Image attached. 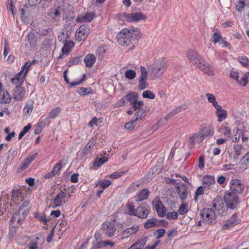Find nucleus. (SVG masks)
Here are the masks:
<instances>
[{"label":"nucleus","instance_id":"obj_1","mask_svg":"<svg viewBox=\"0 0 249 249\" xmlns=\"http://www.w3.org/2000/svg\"><path fill=\"white\" fill-rule=\"evenodd\" d=\"M142 34L138 28L131 27L125 28L117 35L118 43L122 46H128L142 37Z\"/></svg>","mask_w":249,"mask_h":249},{"label":"nucleus","instance_id":"obj_2","mask_svg":"<svg viewBox=\"0 0 249 249\" xmlns=\"http://www.w3.org/2000/svg\"><path fill=\"white\" fill-rule=\"evenodd\" d=\"M223 208H224V205L222 201L214 199L213 201L212 207L204 208L201 212V216L207 223L209 224L213 223L216 220V213L221 214L224 211L222 212L220 211Z\"/></svg>","mask_w":249,"mask_h":249},{"label":"nucleus","instance_id":"obj_3","mask_svg":"<svg viewBox=\"0 0 249 249\" xmlns=\"http://www.w3.org/2000/svg\"><path fill=\"white\" fill-rule=\"evenodd\" d=\"M168 67L167 60L164 58L156 60L149 68V74L152 79L160 77L166 71Z\"/></svg>","mask_w":249,"mask_h":249},{"label":"nucleus","instance_id":"obj_4","mask_svg":"<svg viewBox=\"0 0 249 249\" xmlns=\"http://www.w3.org/2000/svg\"><path fill=\"white\" fill-rule=\"evenodd\" d=\"M36 61L34 60L32 62L29 61L26 62L24 65L21 67V71L17 73L15 77L11 79V82L12 84L21 86L23 84L25 78L32 65L34 64Z\"/></svg>","mask_w":249,"mask_h":249},{"label":"nucleus","instance_id":"obj_5","mask_svg":"<svg viewBox=\"0 0 249 249\" xmlns=\"http://www.w3.org/2000/svg\"><path fill=\"white\" fill-rule=\"evenodd\" d=\"M121 18L124 21L128 22H135L146 19V16L141 12L131 13H124L122 14Z\"/></svg>","mask_w":249,"mask_h":249},{"label":"nucleus","instance_id":"obj_6","mask_svg":"<svg viewBox=\"0 0 249 249\" xmlns=\"http://www.w3.org/2000/svg\"><path fill=\"white\" fill-rule=\"evenodd\" d=\"M224 201L227 208L234 209L239 202V198L234 194L229 192L226 193L224 196Z\"/></svg>","mask_w":249,"mask_h":249},{"label":"nucleus","instance_id":"obj_7","mask_svg":"<svg viewBox=\"0 0 249 249\" xmlns=\"http://www.w3.org/2000/svg\"><path fill=\"white\" fill-rule=\"evenodd\" d=\"M187 57L190 61L196 68L200 64L201 59L199 53L193 49H189L186 51Z\"/></svg>","mask_w":249,"mask_h":249},{"label":"nucleus","instance_id":"obj_8","mask_svg":"<svg viewBox=\"0 0 249 249\" xmlns=\"http://www.w3.org/2000/svg\"><path fill=\"white\" fill-rule=\"evenodd\" d=\"M29 203L28 202H23L18 212L15 213L18 216L17 218L18 223L21 224L25 219L26 216L29 213Z\"/></svg>","mask_w":249,"mask_h":249},{"label":"nucleus","instance_id":"obj_9","mask_svg":"<svg viewBox=\"0 0 249 249\" xmlns=\"http://www.w3.org/2000/svg\"><path fill=\"white\" fill-rule=\"evenodd\" d=\"M244 189V185L241 180L237 179H233L231 181V192L230 193L234 194L237 196V194H241Z\"/></svg>","mask_w":249,"mask_h":249},{"label":"nucleus","instance_id":"obj_10","mask_svg":"<svg viewBox=\"0 0 249 249\" xmlns=\"http://www.w3.org/2000/svg\"><path fill=\"white\" fill-rule=\"evenodd\" d=\"M150 213V208L147 204L142 203L136 208V216L142 219H145L147 217Z\"/></svg>","mask_w":249,"mask_h":249},{"label":"nucleus","instance_id":"obj_11","mask_svg":"<svg viewBox=\"0 0 249 249\" xmlns=\"http://www.w3.org/2000/svg\"><path fill=\"white\" fill-rule=\"evenodd\" d=\"M214 133L213 129L210 126H204L201 128L199 132L196 133L197 141L201 142L207 137L212 136Z\"/></svg>","mask_w":249,"mask_h":249},{"label":"nucleus","instance_id":"obj_12","mask_svg":"<svg viewBox=\"0 0 249 249\" xmlns=\"http://www.w3.org/2000/svg\"><path fill=\"white\" fill-rule=\"evenodd\" d=\"M89 30V27L88 25H81L76 32V39L79 41L84 40L88 36Z\"/></svg>","mask_w":249,"mask_h":249},{"label":"nucleus","instance_id":"obj_13","mask_svg":"<svg viewBox=\"0 0 249 249\" xmlns=\"http://www.w3.org/2000/svg\"><path fill=\"white\" fill-rule=\"evenodd\" d=\"M197 68L209 76H213L214 75L213 67L209 63L204 60H201L200 64H199Z\"/></svg>","mask_w":249,"mask_h":249},{"label":"nucleus","instance_id":"obj_14","mask_svg":"<svg viewBox=\"0 0 249 249\" xmlns=\"http://www.w3.org/2000/svg\"><path fill=\"white\" fill-rule=\"evenodd\" d=\"M240 220L237 213L233 214L222 226L223 230H229L239 224Z\"/></svg>","mask_w":249,"mask_h":249},{"label":"nucleus","instance_id":"obj_15","mask_svg":"<svg viewBox=\"0 0 249 249\" xmlns=\"http://www.w3.org/2000/svg\"><path fill=\"white\" fill-rule=\"evenodd\" d=\"M66 194L60 191L53 198V209L60 207L65 204L67 201L66 200Z\"/></svg>","mask_w":249,"mask_h":249},{"label":"nucleus","instance_id":"obj_16","mask_svg":"<svg viewBox=\"0 0 249 249\" xmlns=\"http://www.w3.org/2000/svg\"><path fill=\"white\" fill-rule=\"evenodd\" d=\"M26 97L25 89L22 86H16L13 93V98L17 101L22 100Z\"/></svg>","mask_w":249,"mask_h":249},{"label":"nucleus","instance_id":"obj_17","mask_svg":"<svg viewBox=\"0 0 249 249\" xmlns=\"http://www.w3.org/2000/svg\"><path fill=\"white\" fill-rule=\"evenodd\" d=\"M153 204L159 215L161 217H164L165 215L166 208L160 199L156 198Z\"/></svg>","mask_w":249,"mask_h":249},{"label":"nucleus","instance_id":"obj_18","mask_svg":"<svg viewBox=\"0 0 249 249\" xmlns=\"http://www.w3.org/2000/svg\"><path fill=\"white\" fill-rule=\"evenodd\" d=\"M103 230L107 236L110 237L114 234L116 227L114 223L106 222L103 224Z\"/></svg>","mask_w":249,"mask_h":249},{"label":"nucleus","instance_id":"obj_19","mask_svg":"<svg viewBox=\"0 0 249 249\" xmlns=\"http://www.w3.org/2000/svg\"><path fill=\"white\" fill-rule=\"evenodd\" d=\"M177 192L179 197L182 201L187 199L188 192L187 187L183 183H179L177 184Z\"/></svg>","mask_w":249,"mask_h":249},{"label":"nucleus","instance_id":"obj_20","mask_svg":"<svg viewBox=\"0 0 249 249\" xmlns=\"http://www.w3.org/2000/svg\"><path fill=\"white\" fill-rule=\"evenodd\" d=\"M150 191L148 189L145 188L139 191L136 195L134 196L136 202H141L148 198L150 194Z\"/></svg>","mask_w":249,"mask_h":249},{"label":"nucleus","instance_id":"obj_21","mask_svg":"<svg viewBox=\"0 0 249 249\" xmlns=\"http://www.w3.org/2000/svg\"><path fill=\"white\" fill-rule=\"evenodd\" d=\"M37 156L38 153L37 152H36L34 154L26 158L21 164L19 167L20 169L24 170L25 169L27 168L31 164V163L37 157Z\"/></svg>","mask_w":249,"mask_h":249},{"label":"nucleus","instance_id":"obj_22","mask_svg":"<svg viewBox=\"0 0 249 249\" xmlns=\"http://www.w3.org/2000/svg\"><path fill=\"white\" fill-rule=\"evenodd\" d=\"M215 114L218 118V122H222L225 120L227 117V111L223 109L222 107L219 105L216 108Z\"/></svg>","mask_w":249,"mask_h":249},{"label":"nucleus","instance_id":"obj_23","mask_svg":"<svg viewBox=\"0 0 249 249\" xmlns=\"http://www.w3.org/2000/svg\"><path fill=\"white\" fill-rule=\"evenodd\" d=\"M215 179L213 176H205L203 178V185L204 187L210 189L211 186L215 183Z\"/></svg>","mask_w":249,"mask_h":249},{"label":"nucleus","instance_id":"obj_24","mask_svg":"<svg viewBox=\"0 0 249 249\" xmlns=\"http://www.w3.org/2000/svg\"><path fill=\"white\" fill-rule=\"evenodd\" d=\"M34 108V101L29 100L27 102L23 109V114L24 116L27 117L30 116Z\"/></svg>","mask_w":249,"mask_h":249},{"label":"nucleus","instance_id":"obj_25","mask_svg":"<svg viewBox=\"0 0 249 249\" xmlns=\"http://www.w3.org/2000/svg\"><path fill=\"white\" fill-rule=\"evenodd\" d=\"M11 100V98L6 90L3 89L0 91V103L1 104L9 103Z\"/></svg>","mask_w":249,"mask_h":249},{"label":"nucleus","instance_id":"obj_26","mask_svg":"<svg viewBox=\"0 0 249 249\" xmlns=\"http://www.w3.org/2000/svg\"><path fill=\"white\" fill-rule=\"evenodd\" d=\"M96 143V141L95 139H91L90 141L85 145L84 148L82 149L81 153L83 154V156L87 155L90 149L92 148Z\"/></svg>","mask_w":249,"mask_h":249},{"label":"nucleus","instance_id":"obj_27","mask_svg":"<svg viewBox=\"0 0 249 249\" xmlns=\"http://www.w3.org/2000/svg\"><path fill=\"white\" fill-rule=\"evenodd\" d=\"M126 213L131 215L135 216L136 213V209L135 208V205L133 202L128 200L126 204Z\"/></svg>","mask_w":249,"mask_h":249},{"label":"nucleus","instance_id":"obj_28","mask_svg":"<svg viewBox=\"0 0 249 249\" xmlns=\"http://www.w3.org/2000/svg\"><path fill=\"white\" fill-rule=\"evenodd\" d=\"M95 61L96 57L95 55L92 54H87L84 59L86 66L89 68L91 67L94 64Z\"/></svg>","mask_w":249,"mask_h":249},{"label":"nucleus","instance_id":"obj_29","mask_svg":"<svg viewBox=\"0 0 249 249\" xmlns=\"http://www.w3.org/2000/svg\"><path fill=\"white\" fill-rule=\"evenodd\" d=\"M139 229V226L137 224H134L131 227L125 229L123 232V235L127 237L129 236L131 234L136 233Z\"/></svg>","mask_w":249,"mask_h":249},{"label":"nucleus","instance_id":"obj_30","mask_svg":"<svg viewBox=\"0 0 249 249\" xmlns=\"http://www.w3.org/2000/svg\"><path fill=\"white\" fill-rule=\"evenodd\" d=\"M74 44L72 41H69L66 42L62 49V53L64 54H68L71 51Z\"/></svg>","mask_w":249,"mask_h":249},{"label":"nucleus","instance_id":"obj_31","mask_svg":"<svg viewBox=\"0 0 249 249\" xmlns=\"http://www.w3.org/2000/svg\"><path fill=\"white\" fill-rule=\"evenodd\" d=\"M61 11L59 7L53 9L49 14L54 21L57 22L60 19Z\"/></svg>","mask_w":249,"mask_h":249},{"label":"nucleus","instance_id":"obj_32","mask_svg":"<svg viewBox=\"0 0 249 249\" xmlns=\"http://www.w3.org/2000/svg\"><path fill=\"white\" fill-rule=\"evenodd\" d=\"M95 15L92 13H86L85 15L79 17L77 20L80 22H87L91 21L94 18Z\"/></svg>","mask_w":249,"mask_h":249},{"label":"nucleus","instance_id":"obj_33","mask_svg":"<svg viewBox=\"0 0 249 249\" xmlns=\"http://www.w3.org/2000/svg\"><path fill=\"white\" fill-rule=\"evenodd\" d=\"M23 200L21 196V193L19 191H13L12 192V201L15 204H19V201H22Z\"/></svg>","mask_w":249,"mask_h":249},{"label":"nucleus","instance_id":"obj_34","mask_svg":"<svg viewBox=\"0 0 249 249\" xmlns=\"http://www.w3.org/2000/svg\"><path fill=\"white\" fill-rule=\"evenodd\" d=\"M62 111V108L60 107H56L53 108L49 112L47 118L49 119L55 118Z\"/></svg>","mask_w":249,"mask_h":249},{"label":"nucleus","instance_id":"obj_35","mask_svg":"<svg viewBox=\"0 0 249 249\" xmlns=\"http://www.w3.org/2000/svg\"><path fill=\"white\" fill-rule=\"evenodd\" d=\"M126 100L129 102L131 105L134 102L136 101L138 98V94L134 92H131L124 96Z\"/></svg>","mask_w":249,"mask_h":249},{"label":"nucleus","instance_id":"obj_36","mask_svg":"<svg viewBox=\"0 0 249 249\" xmlns=\"http://www.w3.org/2000/svg\"><path fill=\"white\" fill-rule=\"evenodd\" d=\"M34 216L38 221L45 225L49 221V219L46 218V214L44 213H36L34 214Z\"/></svg>","mask_w":249,"mask_h":249},{"label":"nucleus","instance_id":"obj_37","mask_svg":"<svg viewBox=\"0 0 249 249\" xmlns=\"http://www.w3.org/2000/svg\"><path fill=\"white\" fill-rule=\"evenodd\" d=\"M206 96L207 98L208 102L211 103L213 107L215 108L219 106L216 101L215 96L212 93H207Z\"/></svg>","mask_w":249,"mask_h":249},{"label":"nucleus","instance_id":"obj_38","mask_svg":"<svg viewBox=\"0 0 249 249\" xmlns=\"http://www.w3.org/2000/svg\"><path fill=\"white\" fill-rule=\"evenodd\" d=\"M220 131L221 135L226 139L229 138L231 136V130L229 126H222V127L220 129Z\"/></svg>","mask_w":249,"mask_h":249},{"label":"nucleus","instance_id":"obj_39","mask_svg":"<svg viewBox=\"0 0 249 249\" xmlns=\"http://www.w3.org/2000/svg\"><path fill=\"white\" fill-rule=\"evenodd\" d=\"M63 75H64V79H65V81L67 83L70 84L71 85V87H74V86H75L79 85V84H80L84 81V80L85 79V78L86 77V74H83V78H82V79L78 80V81H77L76 82H74L70 83L69 82L67 76V71H64Z\"/></svg>","mask_w":249,"mask_h":249},{"label":"nucleus","instance_id":"obj_40","mask_svg":"<svg viewBox=\"0 0 249 249\" xmlns=\"http://www.w3.org/2000/svg\"><path fill=\"white\" fill-rule=\"evenodd\" d=\"M189 211V205L187 203L182 202L179 207L178 213L180 215H183L187 213Z\"/></svg>","mask_w":249,"mask_h":249},{"label":"nucleus","instance_id":"obj_41","mask_svg":"<svg viewBox=\"0 0 249 249\" xmlns=\"http://www.w3.org/2000/svg\"><path fill=\"white\" fill-rule=\"evenodd\" d=\"M146 112L145 110L142 109H138L135 113L134 116L135 119H134L136 122L140 121L143 117H145Z\"/></svg>","mask_w":249,"mask_h":249},{"label":"nucleus","instance_id":"obj_42","mask_svg":"<svg viewBox=\"0 0 249 249\" xmlns=\"http://www.w3.org/2000/svg\"><path fill=\"white\" fill-rule=\"evenodd\" d=\"M174 116V115L172 114L171 112H170L168 114H167L164 118H162L157 123V125L159 126H160L161 125H164L167 123V121L172 117Z\"/></svg>","mask_w":249,"mask_h":249},{"label":"nucleus","instance_id":"obj_43","mask_svg":"<svg viewBox=\"0 0 249 249\" xmlns=\"http://www.w3.org/2000/svg\"><path fill=\"white\" fill-rule=\"evenodd\" d=\"M76 92L80 95L84 96L91 93V89L90 88L82 87L77 90Z\"/></svg>","mask_w":249,"mask_h":249},{"label":"nucleus","instance_id":"obj_44","mask_svg":"<svg viewBox=\"0 0 249 249\" xmlns=\"http://www.w3.org/2000/svg\"><path fill=\"white\" fill-rule=\"evenodd\" d=\"M205 187L202 186H200L198 187L196 192H195V197H194V200L195 202H197L198 197L199 196L202 195L204 194V189Z\"/></svg>","mask_w":249,"mask_h":249},{"label":"nucleus","instance_id":"obj_45","mask_svg":"<svg viewBox=\"0 0 249 249\" xmlns=\"http://www.w3.org/2000/svg\"><path fill=\"white\" fill-rule=\"evenodd\" d=\"M124 76L128 80H132L136 77V73L132 70L126 71L124 73Z\"/></svg>","mask_w":249,"mask_h":249},{"label":"nucleus","instance_id":"obj_46","mask_svg":"<svg viewBox=\"0 0 249 249\" xmlns=\"http://www.w3.org/2000/svg\"><path fill=\"white\" fill-rule=\"evenodd\" d=\"M105 157L97 158L94 162V166L99 167L107 161L108 158L105 159Z\"/></svg>","mask_w":249,"mask_h":249},{"label":"nucleus","instance_id":"obj_47","mask_svg":"<svg viewBox=\"0 0 249 249\" xmlns=\"http://www.w3.org/2000/svg\"><path fill=\"white\" fill-rule=\"evenodd\" d=\"M238 61L244 67H249V60L246 56H240L238 58Z\"/></svg>","mask_w":249,"mask_h":249},{"label":"nucleus","instance_id":"obj_48","mask_svg":"<svg viewBox=\"0 0 249 249\" xmlns=\"http://www.w3.org/2000/svg\"><path fill=\"white\" fill-rule=\"evenodd\" d=\"M81 57L76 56L69 61L67 66L68 67H71L73 65H77L81 61Z\"/></svg>","mask_w":249,"mask_h":249},{"label":"nucleus","instance_id":"obj_49","mask_svg":"<svg viewBox=\"0 0 249 249\" xmlns=\"http://www.w3.org/2000/svg\"><path fill=\"white\" fill-rule=\"evenodd\" d=\"M248 72L244 75H243L240 79H238L237 81L238 84L241 86H245L248 84Z\"/></svg>","mask_w":249,"mask_h":249},{"label":"nucleus","instance_id":"obj_50","mask_svg":"<svg viewBox=\"0 0 249 249\" xmlns=\"http://www.w3.org/2000/svg\"><path fill=\"white\" fill-rule=\"evenodd\" d=\"M156 219L151 218L147 220L145 223L144 227L146 229H149L154 227L156 225Z\"/></svg>","mask_w":249,"mask_h":249},{"label":"nucleus","instance_id":"obj_51","mask_svg":"<svg viewBox=\"0 0 249 249\" xmlns=\"http://www.w3.org/2000/svg\"><path fill=\"white\" fill-rule=\"evenodd\" d=\"M147 77L140 76L139 82V88L141 90H143L146 88Z\"/></svg>","mask_w":249,"mask_h":249},{"label":"nucleus","instance_id":"obj_52","mask_svg":"<svg viewBox=\"0 0 249 249\" xmlns=\"http://www.w3.org/2000/svg\"><path fill=\"white\" fill-rule=\"evenodd\" d=\"M132 107L134 110H138V109H142V107L143 106V103L141 101H138L134 102L131 104Z\"/></svg>","mask_w":249,"mask_h":249},{"label":"nucleus","instance_id":"obj_53","mask_svg":"<svg viewBox=\"0 0 249 249\" xmlns=\"http://www.w3.org/2000/svg\"><path fill=\"white\" fill-rule=\"evenodd\" d=\"M147 240V238L145 236H143L139 239L138 242H136L137 246H138L139 249H142L144 245H145Z\"/></svg>","mask_w":249,"mask_h":249},{"label":"nucleus","instance_id":"obj_54","mask_svg":"<svg viewBox=\"0 0 249 249\" xmlns=\"http://www.w3.org/2000/svg\"><path fill=\"white\" fill-rule=\"evenodd\" d=\"M233 149L234 151V155L237 157H238L241 154L243 146L241 144H237L234 145Z\"/></svg>","mask_w":249,"mask_h":249},{"label":"nucleus","instance_id":"obj_55","mask_svg":"<svg viewBox=\"0 0 249 249\" xmlns=\"http://www.w3.org/2000/svg\"><path fill=\"white\" fill-rule=\"evenodd\" d=\"M212 38L214 44L220 42L223 39L221 35L218 33H214L213 35Z\"/></svg>","mask_w":249,"mask_h":249},{"label":"nucleus","instance_id":"obj_56","mask_svg":"<svg viewBox=\"0 0 249 249\" xmlns=\"http://www.w3.org/2000/svg\"><path fill=\"white\" fill-rule=\"evenodd\" d=\"M111 184V181L109 180H102L99 182V186L103 189H105Z\"/></svg>","mask_w":249,"mask_h":249},{"label":"nucleus","instance_id":"obj_57","mask_svg":"<svg viewBox=\"0 0 249 249\" xmlns=\"http://www.w3.org/2000/svg\"><path fill=\"white\" fill-rule=\"evenodd\" d=\"M142 97L144 98L153 99L155 98L154 94L150 90H145L142 93Z\"/></svg>","mask_w":249,"mask_h":249},{"label":"nucleus","instance_id":"obj_58","mask_svg":"<svg viewBox=\"0 0 249 249\" xmlns=\"http://www.w3.org/2000/svg\"><path fill=\"white\" fill-rule=\"evenodd\" d=\"M165 233V230L163 229H160L156 231L154 233V235L157 239H160L163 237Z\"/></svg>","mask_w":249,"mask_h":249},{"label":"nucleus","instance_id":"obj_59","mask_svg":"<svg viewBox=\"0 0 249 249\" xmlns=\"http://www.w3.org/2000/svg\"><path fill=\"white\" fill-rule=\"evenodd\" d=\"M241 163L246 166L249 165V151L247 152L241 159Z\"/></svg>","mask_w":249,"mask_h":249},{"label":"nucleus","instance_id":"obj_60","mask_svg":"<svg viewBox=\"0 0 249 249\" xmlns=\"http://www.w3.org/2000/svg\"><path fill=\"white\" fill-rule=\"evenodd\" d=\"M196 141H197V136L196 133H194L189 139V142L190 146L194 147Z\"/></svg>","mask_w":249,"mask_h":249},{"label":"nucleus","instance_id":"obj_61","mask_svg":"<svg viewBox=\"0 0 249 249\" xmlns=\"http://www.w3.org/2000/svg\"><path fill=\"white\" fill-rule=\"evenodd\" d=\"M63 166L62 162L61 161H59L53 167L52 170L56 174L60 172V171L62 169Z\"/></svg>","mask_w":249,"mask_h":249},{"label":"nucleus","instance_id":"obj_62","mask_svg":"<svg viewBox=\"0 0 249 249\" xmlns=\"http://www.w3.org/2000/svg\"><path fill=\"white\" fill-rule=\"evenodd\" d=\"M136 124L137 122L135 120H134L126 123L124 125V127L127 129L131 130L133 129L136 126Z\"/></svg>","mask_w":249,"mask_h":249},{"label":"nucleus","instance_id":"obj_63","mask_svg":"<svg viewBox=\"0 0 249 249\" xmlns=\"http://www.w3.org/2000/svg\"><path fill=\"white\" fill-rule=\"evenodd\" d=\"M166 217L168 219H176L178 217V213L175 211L168 212L166 214Z\"/></svg>","mask_w":249,"mask_h":249},{"label":"nucleus","instance_id":"obj_64","mask_svg":"<svg viewBox=\"0 0 249 249\" xmlns=\"http://www.w3.org/2000/svg\"><path fill=\"white\" fill-rule=\"evenodd\" d=\"M126 99L124 97H123L119 101L117 102L115 104V107H119L124 106L125 103Z\"/></svg>","mask_w":249,"mask_h":249}]
</instances>
